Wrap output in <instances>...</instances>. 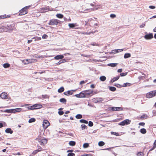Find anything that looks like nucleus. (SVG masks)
I'll return each mask as SVG.
<instances>
[{
  "instance_id": "obj_64",
  "label": "nucleus",
  "mask_w": 156,
  "mask_h": 156,
  "mask_svg": "<svg viewBox=\"0 0 156 156\" xmlns=\"http://www.w3.org/2000/svg\"><path fill=\"white\" fill-rule=\"evenodd\" d=\"M154 146H156V140H155L154 143Z\"/></svg>"
},
{
  "instance_id": "obj_18",
  "label": "nucleus",
  "mask_w": 156,
  "mask_h": 156,
  "mask_svg": "<svg viewBox=\"0 0 156 156\" xmlns=\"http://www.w3.org/2000/svg\"><path fill=\"white\" fill-rule=\"evenodd\" d=\"M10 17V15H8L6 16V15H2L0 16V17L1 19H4L6 18H9Z\"/></svg>"
},
{
  "instance_id": "obj_9",
  "label": "nucleus",
  "mask_w": 156,
  "mask_h": 156,
  "mask_svg": "<svg viewBox=\"0 0 156 156\" xmlns=\"http://www.w3.org/2000/svg\"><path fill=\"white\" fill-rule=\"evenodd\" d=\"M153 35L152 33H149L145 35L144 36V38L147 40L151 39L153 38Z\"/></svg>"
},
{
  "instance_id": "obj_42",
  "label": "nucleus",
  "mask_w": 156,
  "mask_h": 156,
  "mask_svg": "<svg viewBox=\"0 0 156 156\" xmlns=\"http://www.w3.org/2000/svg\"><path fill=\"white\" fill-rule=\"evenodd\" d=\"M91 33H93V32H83V33H82V34H85H85L89 35Z\"/></svg>"
},
{
  "instance_id": "obj_43",
  "label": "nucleus",
  "mask_w": 156,
  "mask_h": 156,
  "mask_svg": "<svg viewBox=\"0 0 156 156\" xmlns=\"http://www.w3.org/2000/svg\"><path fill=\"white\" fill-rule=\"evenodd\" d=\"M38 149H37L39 152L43 151L42 148L39 146H37Z\"/></svg>"
},
{
  "instance_id": "obj_29",
  "label": "nucleus",
  "mask_w": 156,
  "mask_h": 156,
  "mask_svg": "<svg viewBox=\"0 0 156 156\" xmlns=\"http://www.w3.org/2000/svg\"><path fill=\"white\" fill-rule=\"evenodd\" d=\"M119 76H117L115 77H114L112 79V82H114L115 81L117 80H118L119 79Z\"/></svg>"
},
{
  "instance_id": "obj_1",
  "label": "nucleus",
  "mask_w": 156,
  "mask_h": 156,
  "mask_svg": "<svg viewBox=\"0 0 156 156\" xmlns=\"http://www.w3.org/2000/svg\"><path fill=\"white\" fill-rule=\"evenodd\" d=\"M30 7L29 6H27L21 9L19 11V15L22 16L27 14L28 13V9Z\"/></svg>"
},
{
  "instance_id": "obj_8",
  "label": "nucleus",
  "mask_w": 156,
  "mask_h": 156,
  "mask_svg": "<svg viewBox=\"0 0 156 156\" xmlns=\"http://www.w3.org/2000/svg\"><path fill=\"white\" fill-rule=\"evenodd\" d=\"M50 123L47 120H44L43 122V125L44 128H47L49 126Z\"/></svg>"
},
{
  "instance_id": "obj_2",
  "label": "nucleus",
  "mask_w": 156,
  "mask_h": 156,
  "mask_svg": "<svg viewBox=\"0 0 156 156\" xmlns=\"http://www.w3.org/2000/svg\"><path fill=\"white\" fill-rule=\"evenodd\" d=\"M61 23V21L57 19H52L49 21L48 24L50 25H57L58 24Z\"/></svg>"
},
{
  "instance_id": "obj_16",
  "label": "nucleus",
  "mask_w": 156,
  "mask_h": 156,
  "mask_svg": "<svg viewBox=\"0 0 156 156\" xmlns=\"http://www.w3.org/2000/svg\"><path fill=\"white\" fill-rule=\"evenodd\" d=\"M6 29L5 30V31H12L13 30V29L11 25L8 26L7 27H5Z\"/></svg>"
},
{
  "instance_id": "obj_6",
  "label": "nucleus",
  "mask_w": 156,
  "mask_h": 156,
  "mask_svg": "<svg viewBox=\"0 0 156 156\" xmlns=\"http://www.w3.org/2000/svg\"><path fill=\"white\" fill-rule=\"evenodd\" d=\"M37 140L40 143L41 145H44L46 144L47 143L48 140L46 139H42L41 140L39 138V137L38 136L37 138Z\"/></svg>"
},
{
  "instance_id": "obj_37",
  "label": "nucleus",
  "mask_w": 156,
  "mask_h": 156,
  "mask_svg": "<svg viewBox=\"0 0 156 156\" xmlns=\"http://www.w3.org/2000/svg\"><path fill=\"white\" fill-rule=\"evenodd\" d=\"M144 153L143 152L141 151L139 152L137 154V155L138 156H144Z\"/></svg>"
},
{
  "instance_id": "obj_41",
  "label": "nucleus",
  "mask_w": 156,
  "mask_h": 156,
  "mask_svg": "<svg viewBox=\"0 0 156 156\" xmlns=\"http://www.w3.org/2000/svg\"><path fill=\"white\" fill-rule=\"evenodd\" d=\"M39 152V151L37 150H35L32 153V154L34 155L37 154Z\"/></svg>"
},
{
  "instance_id": "obj_50",
  "label": "nucleus",
  "mask_w": 156,
  "mask_h": 156,
  "mask_svg": "<svg viewBox=\"0 0 156 156\" xmlns=\"http://www.w3.org/2000/svg\"><path fill=\"white\" fill-rule=\"evenodd\" d=\"M123 51V50L122 49H117V50H115V52L116 53H117L119 52H121V51Z\"/></svg>"
},
{
  "instance_id": "obj_45",
  "label": "nucleus",
  "mask_w": 156,
  "mask_h": 156,
  "mask_svg": "<svg viewBox=\"0 0 156 156\" xmlns=\"http://www.w3.org/2000/svg\"><path fill=\"white\" fill-rule=\"evenodd\" d=\"M75 155V154L74 153H69L68 154V156H74Z\"/></svg>"
},
{
  "instance_id": "obj_5",
  "label": "nucleus",
  "mask_w": 156,
  "mask_h": 156,
  "mask_svg": "<svg viewBox=\"0 0 156 156\" xmlns=\"http://www.w3.org/2000/svg\"><path fill=\"white\" fill-rule=\"evenodd\" d=\"M92 92L90 93H86V94H85L84 93L81 92L79 94H75V96L76 97L78 98H84L86 97V95H89Z\"/></svg>"
},
{
  "instance_id": "obj_49",
  "label": "nucleus",
  "mask_w": 156,
  "mask_h": 156,
  "mask_svg": "<svg viewBox=\"0 0 156 156\" xmlns=\"http://www.w3.org/2000/svg\"><path fill=\"white\" fill-rule=\"evenodd\" d=\"M127 74V73H121L120 74V75L121 76H125Z\"/></svg>"
},
{
  "instance_id": "obj_47",
  "label": "nucleus",
  "mask_w": 156,
  "mask_h": 156,
  "mask_svg": "<svg viewBox=\"0 0 156 156\" xmlns=\"http://www.w3.org/2000/svg\"><path fill=\"white\" fill-rule=\"evenodd\" d=\"M115 86L118 88L122 87V85H121L119 84H116L115 85Z\"/></svg>"
},
{
  "instance_id": "obj_31",
  "label": "nucleus",
  "mask_w": 156,
  "mask_h": 156,
  "mask_svg": "<svg viewBox=\"0 0 156 156\" xmlns=\"http://www.w3.org/2000/svg\"><path fill=\"white\" fill-rule=\"evenodd\" d=\"M80 121L81 123H85V124L88 123L87 121V120H85L83 119H82L80 120Z\"/></svg>"
},
{
  "instance_id": "obj_61",
  "label": "nucleus",
  "mask_w": 156,
  "mask_h": 156,
  "mask_svg": "<svg viewBox=\"0 0 156 156\" xmlns=\"http://www.w3.org/2000/svg\"><path fill=\"white\" fill-rule=\"evenodd\" d=\"M85 83V82L84 81H83V80L82 81L80 82V84H83L84 83Z\"/></svg>"
},
{
  "instance_id": "obj_44",
  "label": "nucleus",
  "mask_w": 156,
  "mask_h": 156,
  "mask_svg": "<svg viewBox=\"0 0 156 156\" xmlns=\"http://www.w3.org/2000/svg\"><path fill=\"white\" fill-rule=\"evenodd\" d=\"M5 112H12L13 113V111L12 109H7L5 111Z\"/></svg>"
},
{
  "instance_id": "obj_34",
  "label": "nucleus",
  "mask_w": 156,
  "mask_h": 156,
  "mask_svg": "<svg viewBox=\"0 0 156 156\" xmlns=\"http://www.w3.org/2000/svg\"><path fill=\"white\" fill-rule=\"evenodd\" d=\"M60 101L62 103H66V100L64 98H62L60 99Z\"/></svg>"
},
{
  "instance_id": "obj_54",
  "label": "nucleus",
  "mask_w": 156,
  "mask_h": 156,
  "mask_svg": "<svg viewBox=\"0 0 156 156\" xmlns=\"http://www.w3.org/2000/svg\"><path fill=\"white\" fill-rule=\"evenodd\" d=\"M42 96L43 98H48V96L47 95H42Z\"/></svg>"
},
{
  "instance_id": "obj_51",
  "label": "nucleus",
  "mask_w": 156,
  "mask_h": 156,
  "mask_svg": "<svg viewBox=\"0 0 156 156\" xmlns=\"http://www.w3.org/2000/svg\"><path fill=\"white\" fill-rule=\"evenodd\" d=\"M116 16L114 14H111L110 15V17L112 18H115L116 17Z\"/></svg>"
},
{
  "instance_id": "obj_35",
  "label": "nucleus",
  "mask_w": 156,
  "mask_h": 156,
  "mask_svg": "<svg viewBox=\"0 0 156 156\" xmlns=\"http://www.w3.org/2000/svg\"><path fill=\"white\" fill-rule=\"evenodd\" d=\"M89 146V144L87 143H84L83 145V147L84 148H86Z\"/></svg>"
},
{
  "instance_id": "obj_12",
  "label": "nucleus",
  "mask_w": 156,
  "mask_h": 156,
  "mask_svg": "<svg viewBox=\"0 0 156 156\" xmlns=\"http://www.w3.org/2000/svg\"><path fill=\"white\" fill-rule=\"evenodd\" d=\"M112 111H122L123 110L122 108L120 107H113L111 108Z\"/></svg>"
},
{
  "instance_id": "obj_32",
  "label": "nucleus",
  "mask_w": 156,
  "mask_h": 156,
  "mask_svg": "<svg viewBox=\"0 0 156 156\" xmlns=\"http://www.w3.org/2000/svg\"><path fill=\"white\" fill-rule=\"evenodd\" d=\"M35 121L36 119L35 118H32L29 120L28 122L29 123H31L35 122Z\"/></svg>"
},
{
  "instance_id": "obj_57",
  "label": "nucleus",
  "mask_w": 156,
  "mask_h": 156,
  "mask_svg": "<svg viewBox=\"0 0 156 156\" xmlns=\"http://www.w3.org/2000/svg\"><path fill=\"white\" fill-rule=\"evenodd\" d=\"M145 26V23H143L141 25H140V28H143Z\"/></svg>"
},
{
  "instance_id": "obj_30",
  "label": "nucleus",
  "mask_w": 156,
  "mask_h": 156,
  "mask_svg": "<svg viewBox=\"0 0 156 156\" xmlns=\"http://www.w3.org/2000/svg\"><path fill=\"white\" fill-rule=\"evenodd\" d=\"M105 143L104 142L102 141H100L99 142L98 144V145L99 146L101 147L104 146L105 145Z\"/></svg>"
},
{
  "instance_id": "obj_63",
  "label": "nucleus",
  "mask_w": 156,
  "mask_h": 156,
  "mask_svg": "<svg viewBox=\"0 0 156 156\" xmlns=\"http://www.w3.org/2000/svg\"><path fill=\"white\" fill-rule=\"evenodd\" d=\"M32 40H28V41H27V43H31V42H32Z\"/></svg>"
},
{
  "instance_id": "obj_4",
  "label": "nucleus",
  "mask_w": 156,
  "mask_h": 156,
  "mask_svg": "<svg viewBox=\"0 0 156 156\" xmlns=\"http://www.w3.org/2000/svg\"><path fill=\"white\" fill-rule=\"evenodd\" d=\"M34 61H37V60L35 59H26L22 60V62L24 64L27 65L30 63H31L35 62Z\"/></svg>"
},
{
  "instance_id": "obj_55",
  "label": "nucleus",
  "mask_w": 156,
  "mask_h": 156,
  "mask_svg": "<svg viewBox=\"0 0 156 156\" xmlns=\"http://www.w3.org/2000/svg\"><path fill=\"white\" fill-rule=\"evenodd\" d=\"M149 8L151 9H154L155 8V7L154 6L150 5L149 6Z\"/></svg>"
},
{
  "instance_id": "obj_11",
  "label": "nucleus",
  "mask_w": 156,
  "mask_h": 156,
  "mask_svg": "<svg viewBox=\"0 0 156 156\" xmlns=\"http://www.w3.org/2000/svg\"><path fill=\"white\" fill-rule=\"evenodd\" d=\"M0 97L2 99H7L8 98V94L5 92H3L0 95Z\"/></svg>"
},
{
  "instance_id": "obj_59",
  "label": "nucleus",
  "mask_w": 156,
  "mask_h": 156,
  "mask_svg": "<svg viewBox=\"0 0 156 156\" xmlns=\"http://www.w3.org/2000/svg\"><path fill=\"white\" fill-rule=\"evenodd\" d=\"M63 62H62V61H61V60H60V61H59L57 63V65H58L60 64H61V63H63Z\"/></svg>"
},
{
  "instance_id": "obj_46",
  "label": "nucleus",
  "mask_w": 156,
  "mask_h": 156,
  "mask_svg": "<svg viewBox=\"0 0 156 156\" xmlns=\"http://www.w3.org/2000/svg\"><path fill=\"white\" fill-rule=\"evenodd\" d=\"M88 125L90 126H92L93 125V123L91 121L89 122Z\"/></svg>"
},
{
  "instance_id": "obj_60",
  "label": "nucleus",
  "mask_w": 156,
  "mask_h": 156,
  "mask_svg": "<svg viewBox=\"0 0 156 156\" xmlns=\"http://www.w3.org/2000/svg\"><path fill=\"white\" fill-rule=\"evenodd\" d=\"M156 146H153V147L152 148H151L150 150V151H151L153 150L154 149H155V148H156Z\"/></svg>"
},
{
  "instance_id": "obj_25",
  "label": "nucleus",
  "mask_w": 156,
  "mask_h": 156,
  "mask_svg": "<svg viewBox=\"0 0 156 156\" xmlns=\"http://www.w3.org/2000/svg\"><path fill=\"white\" fill-rule=\"evenodd\" d=\"M109 89L110 90L112 91H114L116 90V88L115 87H109Z\"/></svg>"
},
{
  "instance_id": "obj_23",
  "label": "nucleus",
  "mask_w": 156,
  "mask_h": 156,
  "mask_svg": "<svg viewBox=\"0 0 156 156\" xmlns=\"http://www.w3.org/2000/svg\"><path fill=\"white\" fill-rule=\"evenodd\" d=\"M69 144L70 146H74L76 144V142L74 141H70L69 143Z\"/></svg>"
},
{
  "instance_id": "obj_14",
  "label": "nucleus",
  "mask_w": 156,
  "mask_h": 156,
  "mask_svg": "<svg viewBox=\"0 0 156 156\" xmlns=\"http://www.w3.org/2000/svg\"><path fill=\"white\" fill-rule=\"evenodd\" d=\"M64 57V56L63 55H58L55 56L54 58L55 59L58 60L62 59Z\"/></svg>"
},
{
  "instance_id": "obj_40",
  "label": "nucleus",
  "mask_w": 156,
  "mask_h": 156,
  "mask_svg": "<svg viewBox=\"0 0 156 156\" xmlns=\"http://www.w3.org/2000/svg\"><path fill=\"white\" fill-rule=\"evenodd\" d=\"M147 115H145V114H144V115H142L141 117H140V118L141 119H147Z\"/></svg>"
},
{
  "instance_id": "obj_17",
  "label": "nucleus",
  "mask_w": 156,
  "mask_h": 156,
  "mask_svg": "<svg viewBox=\"0 0 156 156\" xmlns=\"http://www.w3.org/2000/svg\"><path fill=\"white\" fill-rule=\"evenodd\" d=\"M5 132L7 133H9L11 134L13 132V131L11 128H7L5 130Z\"/></svg>"
},
{
  "instance_id": "obj_26",
  "label": "nucleus",
  "mask_w": 156,
  "mask_h": 156,
  "mask_svg": "<svg viewBox=\"0 0 156 156\" xmlns=\"http://www.w3.org/2000/svg\"><path fill=\"white\" fill-rule=\"evenodd\" d=\"M10 66V64H9V63H7L4 64L3 65V67L5 68L9 67Z\"/></svg>"
},
{
  "instance_id": "obj_24",
  "label": "nucleus",
  "mask_w": 156,
  "mask_h": 156,
  "mask_svg": "<svg viewBox=\"0 0 156 156\" xmlns=\"http://www.w3.org/2000/svg\"><path fill=\"white\" fill-rule=\"evenodd\" d=\"M56 16L57 17L61 19L63 17V15L61 14H57L56 15Z\"/></svg>"
},
{
  "instance_id": "obj_53",
  "label": "nucleus",
  "mask_w": 156,
  "mask_h": 156,
  "mask_svg": "<svg viewBox=\"0 0 156 156\" xmlns=\"http://www.w3.org/2000/svg\"><path fill=\"white\" fill-rule=\"evenodd\" d=\"M81 156H93V155L91 154H85L82 155Z\"/></svg>"
},
{
  "instance_id": "obj_10",
  "label": "nucleus",
  "mask_w": 156,
  "mask_h": 156,
  "mask_svg": "<svg viewBox=\"0 0 156 156\" xmlns=\"http://www.w3.org/2000/svg\"><path fill=\"white\" fill-rule=\"evenodd\" d=\"M41 105H40L35 104L30 107L31 109H38L41 108Z\"/></svg>"
},
{
  "instance_id": "obj_13",
  "label": "nucleus",
  "mask_w": 156,
  "mask_h": 156,
  "mask_svg": "<svg viewBox=\"0 0 156 156\" xmlns=\"http://www.w3.org/2000/svg\"><path fill=\"white\" fill-rule=\"evenodd\" d=\"M74 91H75V90H68L67 92H65L64 93V94L66 96H68L69 95H72L73 94V92Z\"/></svg>"
},
{
  "instance_id": "obj_21",
  "label": "nucleus",
  "mask_w": 156,
  "mask_h": 156,
  "mask_svg": "<svg viewBox=\"0 0 156 156\" xmlns=\"http://www.w3.org/2000/svg\"><path fill=\"white\" fill-rule=\"evenodd\" d=\"M106 77L104 76H101L100 77V80L102 81H104L106 80Z\"/></svg>"
},
{
  "instance_id": "obj_22",
  "label": "nucleus",
  "mask_w": 156,
  "mask_h": 156,
  "mask_svg": "<svg viewBox=\"0 0 156 156\" xmlns=\"http://www.w3.org/2000/svg\"><path fill=\"white\" fill-rule=\"evenodd\" d=\"M140 132L142 134H145L147 132L146 130L144 128H142L140 129Z\"/></svg>"
},
{
  "instance_id": "obj_52",
  "label": "nucleus",
  "mask_w": 156,
  "mask_h": 156,
  "mask_svg": "<svg viewBox=\"0 0 156 156\" xmlns=\"http://www.w3.org/2000/svg\"><path fill=\"white\" fill-rule=\"evenodd\" d=\"M145 124V123L143 122H141L139 123V125L140 126H144Z\"/></svg>"
},
{
  "instance_id": "obj_62",
  "label": "nucleus",
  "mask_w": 156,
  "mask_h": 156,
  "mask_svg": "<svg viewBox=\"0 0 156 156\" xmlns=\"http://www.w3.org/2000/svg\"><path fill=\"white\" fill-rule=\"evenodd\" d=\"M95 86L94 84H91L90 85V87L91 88H94L95 87Z\"/></svg>"
},
{
  "instance_id": "obj_15",
  "label": "nucleus",
  "mask_w": 156,
  "mask_h": 156,
  "mask_svg": "<svg viewBox=\"0 0 156 156\" xmlns=\"http://www.w3.org/2000/svg\"><path fill=\"white\" fill-rule=\"evenodd\" d=\"M22 108H18L15 109H13V113H15L16 112H20L22 111Z\"/></svg>"
},
{
  "instance_id": "obj_33",
  "label": "nucleus",
  "mask_w": 156,
  "mask_h": 156,
  "mask_svg": "<svg viewBox=\"0 0 156 156\" xmlns=\"http://www.w3.org/2000/svg\"><path fill=\"white\" fill-rule=\"evenodd\" d=\"M76 118L77 119H80L82 118V116L81 114H78L76 116Z\"/></svg>"
},
{
  "instance_id": "obj_38",
  "label": "nucleus",
  "mask_w": 156,
  "mask_h": 156,
  "mask_svg": "<svg viewBox=\"0 0 156 156\" xmlns=\"http://www.w3.org/2000/svg\"><path fill=\"white\" fill-rule=\"evenodd\" d=\"M81 127L83 130L87 129V126L84 124H82L81 125Z\"/></svg>"
},
{
  "instance_id": "obj_58",
  "label": "nucleus",
  "mask_w": 156,
  "mask_h": 156,
  "mask_svg": "<svg viewBox=\"0 0 156 156\" xmlns=\"http://www.w3.org/2000/svg\"><path fill=\"white\" fill-rule=\"evenodd\" d=\"M122 69H119L118 70V73H121L122 72Z\"/></svg>"
},
{
  "instance_id": "obj_56",
  "label": "nucleus",
  "mask_w": 156,
  "mask_h": 156,
  "mask_svg": "<svg viewBox=\"0 0 156 156\" xmlns=\"http://www.w3.org/2000/svg\"><path fill=\"white\" fill-rule=\"evenodd\" d=\"M63 113H64V112L62 111L58 112V114L60 115H63Z\"/></svg>"
},
{
  "instance_id": "obj_28",
  "label": "nucleus",
  "mask_w": 156,
  "mask_h": 156,
  "mask_svg": "<svg viewBox=\"0 0 156 156\" xmlns=\"http://www.w3.org/2000/svg\"><path fill=\"white\" fill-rule=\"evenodd\" d=\"M117 63H109L108 64V66H110L111 67H115L117 65Z\"/></svg>"
},
{
  "instance_id": "obj_20",
  "label": "nucleus",
  "mask_w": 156,
  "mask_h": 156,
  "mask_svg": "<svg viewBox=\"0 0 156 156\" xmlns=\"http://www.w3.org/2000/svg\"><path fill=\"white\" fill-rule=\"evenodd\" d=\"M131 85V83H124L122 85V86L123 87H125L127 86H130Z\"/></svg>"
},
{
  "instance_id": "obj_3",
  "label": "nucleus",
  "mask_w": 156,
  "mask_h": 156,
  "mask_svg": "<svg viewBox=\"0 0 156 156\" xmlns=\"http://www.w3.org/2000/svg\"><path fill=\"white\" fill-rule=\"evenodd\" d=\"M156 96V90L150 91L146 94V97L150 98Z\"/></svg>"
},
{
  "instance_id": "obj_36",
  "label": "nucleus",
  "mask_w": 156,
  "mask_h": 156,
  "mask_svg": "<svg viewBox=\"0 0 156 156\" xmlns=\"http://www.w3.org/2000/svg\"><path fill=\"white\" fill-rule=\"evenodd\" d=\"M69 26L71 28H73L74 27L76 26V25L74 23H69Z\"/></svg>"
},
{
  "instance_id": "obj_39",
  "label": "nucleus",
  "mask_w": 156,
  "mask_h": 156,
  "mask_svg": "<svg viewBox=\"0 0 156 156\" xmlns=\"http://www.w3.org/2000/svg\"><path fill=\"white\" fill-rule=\"evenodd\" d=\"M101 98H94L93 100L95 102H97L99 101V99H101Z\"/></svg>"
},
{
  "instance_id": "obj_19",
  "label": "nucleus",
  "mask_w": 156,
  "mask_h": 156,
  "mask_svg": "<svg viewBox=\"0 0 156 156\" xmlns=\"http://www.w3.org/2000/svg\"><path fill=\"white\" fill-rule=\"evenodd\" d=\"M64 88L63 87H61L58 90V91L59 93H62L64 91Z\"/></svg>"
},
{
  "instance_id": "obj_7",
  "label": "nucleus",
  "mask_w": 156,
  "mask_h": 156,
  "mask_svg": "<svg viewBox=\"0 0 156 156\" xmlns=\"http://www.w3.org/2000/svg\"><path fill=\"white\" fill-rule=\"evenodd\" d=\"M131 121L128 119H125L119 123V125L121 126H124L129 124L130 123Z\"/></svg>"
},
{
  "instance_id": "obj_48",
  "label": "nucleus",
  "mask_w": 156,
  "mask_h": 156,
  "mask_svg": "<svg viewBox=\"0 0 156 156\" xmlns=\"http://www.w3.org/2000/svg\"><path fill=\"white\" fill-rule=\"evenodd\" d=\"M48 37V36L46 34H44L42 37L43 39H46Z\"/></svg>"
},
{
  "instance_id": "obj_27",
  "label": "nucleus",
  "mask_w": 156,
  "mask_h": 156,
  "mask_svg": "<svg viewBox=\"0 0 156 156\" xmlns=\"http://www.w3.org/2000/svg\"><path fill=\"white\" fill-rule=\"evenodd\" d=\"M131 56V55L130 53H126L124 55V58H125L130 57Z\"/></svg>"
}]
</instances>
